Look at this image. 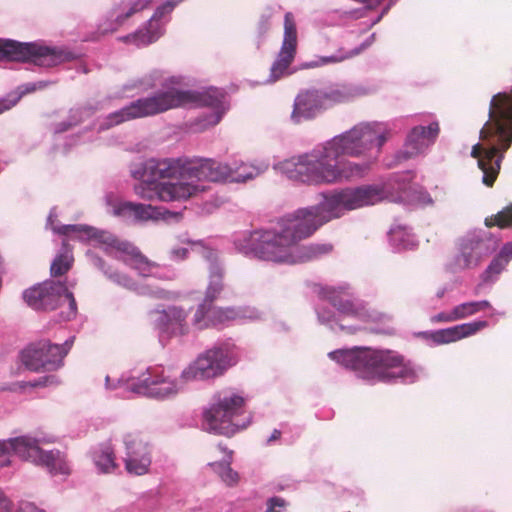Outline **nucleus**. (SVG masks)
Masks as SVG:
<instances>
[{
	"mask_svg": "<svg viewBox=\"0 0 512 512\" xmlns=\"http://www.w3.org/2000/svg\"><path fill=\"white\" fill-rule=\"evenodd\" d=\"M387 197L385 185L371 184L335 190L310 208L300 209L283 218L279 229L255 230L236 242L239 251L249 257L274 263L295 264L317 258L332 250L330 244H313L302 248L297 243L311 236L331 219L347 211L375 205Z\"/></svg>",
	"mask_w": 512,
	"mask_h": 512,
	"instance_id": "1",
	"label": "nucleus"
},
{
	"mask_svg": "<svg viewBox=\"0 0 512 512\" xmlns=\"http://www.w3.org/2000/svg\"><path fill=\"white\" fill-rule=\"evenodd\" d=\"M483 144L472 147L471 156L478 160L482 182L492 187L499 175L506 151L512 144V91L495 94L489 107V120L480 131Z\"/></svg>",
	"mask_w": 512,
	"mask_h": 512,
	"instance_id": "2",
	"label": "nucleus"
},
{
	"mask_svg": "<svg viewBox=\"0 0 512 512\" xmlns=\"http://www.w3.org/2000/svg\"><path fill=\"white\" fill-rule=\"evenodd\" d=\"M237 317V312L233 308H220L213 305L207 306V303H201L197 308L193 324L199 329H206L211 326H217L231 321Z\"/></svg>",
	"mask_w": 512,
	"mask_h": 512,
	"instance_id": "22",
	"label": "nucleus"
},
{
	"mask_svg": "<svg viewBox=\"0 0 512 512\" xmlns=\"http://www.w3.org/2000/svg\"><path fill=\"white\" fill-rule=\"evenodd\" d=\"M126 457L125 469L131 475L142 476L148 473L151 455L148 443L137 433H128L124 437Z\"/></svg>",
	"mask_w": 512,
	"mask_h": 512,
	"instance_id": "17",
	"label": "nucleus"
},
{
	"mask_svg": "<svg viewBox=\"0 0 512 512\" xmlns=\"http://www.w3.org/2000/svg\"><path fill=\"white\" fill-rule=\"evenodd\" d=\"M66 347L68 346V341L65 342Z\"/></svg>",
	"mask_w": 512,
	"mask_h": 512,
	"instance_id": "56",
	"label": "nucleus"
},
{
	"mask_svg": "<svg viewBox=\"0 0 512 512\" xmlns=\"http://www.w3.org/2000/svg\"><path fill=\"white\" fill-rule=\"evenodd\" d=\"M56 217H57V215L53 211H51L49 214V217H48V223L51 226V229L53 230L54 233L59 234V235H64V226H62L60 224L59 225L55 224Z\"/></svg>",
	"mask_w": 512,
	"mask_h": 512,
	"instance_id": "47",
	"label": "nucleus"
},
{
	"mask_svg": "<svg viewBox=\"0 0 512 512\" xmlns=\"http://www.w3.org/2000/svg\"><path fill=\"white\" fill-rule=\"evenodd\" d=\"M93 460L103 473H111L117 468L115 452L109 442L101 444L99 449L93 453Z\"/></svg>",
	"mask_w": 512,
	"mask_h": 512,
	"instance_id": "30",
	"label": "nucleus"
},
{
	"mask_svg": "<svg viewBox=\"0 0 512 512\" xmlns=\"http://www.w3.org/2000/svg\"><path fill=\"white\" fill-rule=\"evenodd\" d=\"M50 273L54 278L64 274V254L60 253L56 256L51 264Z\"/></svg>",
	"mask_w": 512,
	"mask_h": 512,
	"instance_id": "44",
	"label": "nucleus"
},
{
	"mask_svg": "<svg viewBox=\"0 0 512 512\" xmlns=\"http://www.w3.org/2000/svg\"><path fill=\"white\" fill-rule=\"evenodd\" d=\"M220 121V115H217L216 119L213 121V124H217Z\"/></svg>",
	"mask_w": 512,
	"mask_h": 512,
	"instance_id": "53",
	"label": "nucleus"
},
{
	"mask_svg": "<svg viewBox=\"0 0 512 512\" xmlns=\"http://www.w3.org/2000/svg\"><path fill=\"white\" fill-rule=\"evenodd\" d=\"M141 180L134 186V193L141 199L163 202L187 200L198 193L203 192L204 187L194 185L191 182H158L147 178H136Z\"/></svg>",
	"mask_w": 512,
	"mask_h": 512,
	"instance_id": "9",
	"label": "nucleus"
},
{
	"mask_svg": "<svg viewBox=\"0 0 512 512\" xmlns=\"http://www.w3.org/2000/svg\"><path fill=\"white\" fill-rule=\"evenodd\" d=\"M60 383H61V380L59 378H57L54 375H48V376H43V377L39 378V380L31 383L30 385L32 387H37V386L59 385Z\"/></svg>",
	"mask_w": 512,
	"mask_h": 512,
	"instance_id": "45",
	"label": "nucleus"
},
{
	"mask_svg": "<svg viewBox=\"0 0 512 512\" xmlns=\"http://www.w3.org/2000/svg\"><path fill=\"white\" fill-rule=\"evenodd\" d=\"M192 167L195 168L191 175V181L198 185L199 181L219 182L231 178V164L217 162L213 159H191ZM200 187H206L199 184Z\"/></svg>",
	"mask_w": 512,
	"mask_h": 512,
	"instance_id": "19",
	"label": "nucleus"
},
{
	"mask_svg": "<svg viewBox=\"0 0 512 512\" xmlns=\"http://www.w3.org/2000/svg\"><path fill=\"white\" fill-rule=\"evenodd\" d=\"M440 127L438 122H432L428 126H416L406 139V156L414 157L423 153L428 147L433 145L439 135Z\"/></svg>",
	"mask_w": 512,
	"mask_h": 512,
	"instance_id": "20",
	"label": "nucleus"
},
{
	"mask_svg": "<svg viewBox=\"0 0 512 512\" xmlns=\"http://www.w3.org/2000/svg\"><path fill=\"white\" fill-rule=\"evenodd\" d=\"M56 51L36 42H18L0 39V60L31 62L38 66L51 67L58 62Z\"/></svg>",
	"mask_w": 512,
	"mask_h": 512,
	"instance_id": "11",
	"label": "nucleus"
},
{
	"mask_svg": "<svg viewBox=\"0 0 512 512\" xmlns=\"http://www.w3.org/2000/svg\"><path fill=\"white\" fill-rule=\"evenodd\" d=\"M488 326L487 321H473L429 333L428 338L437 345L457 342L470 337Z\"/></svg>",
	"mask_w": 512,
	"mask_h": 512,
	"instance_id": "21",
	"label": "nucleus"
},
{
	"mask_svg": "<svg viewBox=\"0 0 512 512\" xmlns=\"http://www.w3.org/2000/svg\"><path fill=\"white\" fill-rule=\"evenodd\" d=\"M36 89H37V86L35 83H28V84L18 87L16 91H12V92L14 93V95H19L20 99H21L24 95L32 93V92L36 91Z\"/></svg>",
	"mask_w": 512,
	"mask_h": 512,
	"instance_id": "46",
	"label": "nucleus"
},
{
	"mask_svg": "<svg viewBox=\"0 0 512 512\" xmlns=\"http://www.w3.org/2000/svg\"><path fill=\"white\" fill-rule=\"evenodd\" d=\"M108 383H109V377L107 376V377H106V385H107V386L109 385Z\"/></svg>",
	"mask_w": 512,
	"mask_h": 512,
	"instance_id": "55",
	"label": "nucleus"
},
{
	"mask_svg": "<svg viewBox=\"0 0 512 512\" xmlns=\"http://www.w3.org/2000/svg\"><path fill=\"white\" fill-rule=\"evenodd\" d=\"M187 314L186 312L178 307H169L161 315V322H163L167 329H171L172 332H184L185 321Z\"/></svg>",
	"mask_w": 512,
	"mask_h": 512,
	"instance_id": "33",
	"label": "nucleus"
},
{
	"mask_svg": "<svg viewBox=\"0 0 512 512\" xmlns=\"http://www.w3.org/2000/svg\"><path fill=\"white\" fill-rule=\"evenodd\" d=\"M171 254L176 260H183L187 257L188 249L184 247L175 248L171 251Z\"/></svg>",
	"mask_w": 512,
	"mask_h": 512,
	"instance_id": "49",
	"label": "nucleus"
},
{
	"mask_svg": "<svg viewBox=\"0 0 512 512\" xmlns=\"http://www.w3.org/2000/svg\"><path fill=\"white\" fill-rule=\"evenodd\" d=\"M351 97L352 93L350 89L343 85H336L325 91L320 90V98L322 100L324 109H327L335 104L344 103Z\"/></svg>",
	"mask_w": 512,
	"mask_h": 512,
	"instance_id": "32",
	"label": "nucleus"
},
{
	"mask_svg": "<svg viewBox=\"0 0 512 512\" xmlns=\"http://www.w3.org/2000/svg\"><path fill=\"white\" fill-rule=\"evenodd\" d=\"M112 213L119 217L133 216L137 221L158 220L164 218L165 213L160 208L142 203H134L130 201H119L111 204Z\"/></svg>",
	"mask_w": 512,
	"mask_h": 512,
	"instance_id": "25",
	"label": "nucleus"
},
{
	"mask_svg": "<svg viewBox=\"0 0 512 512\" xmlns=\"http://www.w3.org/2000/svg\"><path fill=\"white\" fill-rule=\"evenodd\" d=\"M512 260V243L504 244L497 256L493 258L486 270L482 273L483 282L493 281Z\"/></svg>",
	"mask_w": 512,
	"mask_h": 512,
	"instance_id": "27",
	"label": "nucleus"
},
{
	"mask_svg": "<svg viewBox=\"0 0 512 512\" xmlns=\"http://www.w3.org/2000/svg\"><path fill=\"white\" fill-rule=\"evenodd\" d=\"M323 109L320 90H305L295 98L291 119L299 123L302 119L315 117Z\"/></svg>",
	"mask_w": 512,
	"mask_h": 512,
	"instance_id": "24",
	"label": "nucleus"
},
{
	"mask_svg": "<svg viewBox=\"0 0 512 512\" xmlns=\"http://www.w3.org/2000/svg\"><path fill=\"white\" fill-rule=\"evenodd\" d=\"M66 301H68V304H69V309H70L69 314H72L74 316L77 312L76 301H75L73 294L70 293L67 289H66Z\"/></svg>",
	"mask_w": 512,
	"mask_h": 512,
	"instance_id": "48",
	"label": "nucleus"
},
{
	"mask_svg": "<svg viewBox=\"0 0 512 512\" xmlns=\"http://www.w3.org/2000/svg\"><path fill=\"white\" fill-rule=\"evenodd\" d=\"M78 231L75 225H66V235L70 232ZM79 231H83L85 235L90 238L98 241L99 243L106 244L112 247H124L125 244H118L117 239L110 233L106 231H101L94 229L92 227H81Z\"/></svg>",
	"mask_w": 512,
	"mask_h": 512,
	"instance_id": "34",
	"label": "nucleus"
},
{
	"mask_svg": "<svg viewBox=\"0 0 512 512\" xmlns=\"http://www.w3.org/2000/svg\"><path fill=\"white\" fill-rule=\"evenodd\" d=\"M244 405L245 399L232 390L217 393L210 408L203 413L204 428L217 435L233 436L245 428L244 424L235 420L242 413Z\"/></svg>",
	"mask_w": 512,
	"mask_h": 512,
	"instance_id": "6",
	"label": "nucleus"
},
{
	"mask_svg": "<svg viewBox=\"0 0 512 512\" xmlns=\"http://www.w3.org/2000/svg\"><path fill=\"white\" fill-rule=\"evenodd\" d=\"M182 0H167L165 3L160 5L153 16L149 20L147 26L144 29L137 31L136 33L129 35L127 39L134 42L137 45H148L157 41L163 34V26L160 24V20L167 14H170L174 8L180 4Z\"/></svg>",
	"mask_w": 512,
	"mask_h": 512,
	"instance_id": "18",
	"label": "nucleus"
},
{
	"mask_svg": "<svg viewBox=\"0 0 512 512\" xmlns=\"http://www.w3.org/2000/svg\"><path fill=\"white\" fill-rule=\"evenodd\" d=\"M329 357L371 382L414 383L418 378L414 364L391 349L336 350L330 352Z\"/></svg>",
	"mask_w": 512,
	"mask_h": 512,
	"instance_id": "3",
	"label": "nucleus"
},
{
	"mask_svg": "<svg viewBox=\"0 0 512 512\" xmlns=\"http://www.w3.org/2000/svg\"><path fill=\"white\" fill-rule=\"evenodd\" d=\"M223 99L224 93L217 88H209L203 92L170 88L131 102L122 109L111 113L108 120L111 124L118 125L185 106H206L218 109L222 105Z\"/></svg>",
	"mask_w": 512,
	"mask_h": 512,
	"instance_id": "4",
	"label": "nucleus"
},
{
	"mask_svg": "<svg viewBox=\"0 0 512 512\" xmlns=\"http://www.w3.org/2000/svg\"><path fill=\"white\" fill-rule=\"evenodd\" d=\"M280 437H281V431H280V430L275 429V430L272 432L271 436L269 437L268 442L276 441V440H278Z\"/></svg>",
	"mask_w": 512,
	"mask_h": 512,
	"instance_id": "51",
	"label": "nucleus"
},
{
	"mask_svg": "<svg viewBox=\"0 0 512 512\" xmlns=\"http://www.w3.org/2000/svg\"><path fill=\"white\" fill-rule=\"evenodd\" d=\"M386 141L378 125L359 124L351 130L334 137L322 148L314 149L321 155L357 157L376 145L380 148Z\"/></svg>",
	"mask_w": 512,
	"mask_h": 512,
	"instance_id": "7",
	"label": "nucleus"
},
{
	"mask_svg": "<svg viewBox=\"0 0 512 512\" xmlns=\"http://www.w3.org/2000/svg\"><path fill=\"white\" fill-rule=\"evenodd\" d=\"M63 357V346L49 340L30 343L20 353L22 364L33 372L56 370L61 366Z\"/></svg>",
	"mask_w": 512,
	"mask_h": 512,
	"instance_id": "12",
	"label": "nucleus"
},
{
	"mask_svg": "<svg viewBox=\"0 0 512 512\" xmlns=\"http://www.w3.org/2000/svg\"><path fill=\"white\" fill-rule=\"evenodd\" d=\"M232 171H231V181H235V182H245L249 179H252L254 178L257 174H258V171L257 169L253 166V165H250V164H246V163H238L236 161H234L232 164Z\"/></svg>",
	"mask_w": 512,
	"mask_h": 512,
	"instance_id": "37",
	"label": "nucleus"
},
{
	"mask_svg": "<svg viewBox=\"0 0 512 512\" xmlns=\"http://www.w3.org/2000/svg\"><path fill=\"white\" fill-rule=\"evenodd\" d=\"M16 512H44L32 503L22 504Z\"/></svg>",
	"mask_w": 512,
	"mask_h": 512,
	"instance_id": "50",
	"label": "nucleus"
},
{
	"mask_svg": "<svg viewBox=\"0 0 512 512\" xmlns=\"http://www.w3.org/2000/svg\"><path fill=\"white\" fill-rule=\"evenodd\" d=\"M119 250H123L126 253L125 263L131 268L137 270L140 275H150L153 268L156 267L155 263L149 261L137 248L124 245V247L118 246Z\"/></svg>",
	"mask_w": 512,
	"mask_h": 512,
	"instance_id": "28",
	"label": "nucleus"
},
{
	"mask_svg": "<svg viewBox=\"0 0 512 512\" xmlns=\"http://www.w3.org/2000/svg\"><path fill=\"white\" fill-rule=\"evenodd\" d=\"M19 101V95H14L13 92L7 94L6 97L0 99V114L13 108Z\"/></svg>",
	"mask_w": 512,
	"mask_h": 512,
	"instance_id": "42",
	"label": "nucleus"
},
{
	"mask_svg": "<svg viewBox=\"0 0 512 512\" xmlns=\"http://www.w3.org/2000/svg\"><path fill=\"white\" fill-rule=\"evenodd\" d=\"M360 51H361V49H355L353 51L339 50L337 52V54H335V55L320 57L316 61L309 62V63L305 64V67L306 68H316V67L327 65V64L340 63L342 61L350 59L353 56L359 54Z\"/></svg>",
	"mask_w": 512,
	"mask_h": 512,
	"instance_id": "36",
	"label": "nucleus"
},
{
	"mask_svg": "<svg viewBox=\"0 0 512 512\" xmlns=\"http://www.w3.org/2000/svg\"><path fill=\"white\" fill-rule=\"evenodd\" d=\"M128 387L135 393L155 398H166L178 391V386L161 368H150Z\"/></svg>",
	"mask_w": 512,
	"mask_h": 512,
	"instance_id": "15",
	"label": "nucleus"
},
{
	"mask_svg": "<svg viewBox=\"0 0 512 512\" xmlns=\"http://www.w3.org/2000/svg\"><path fill=\"white\" fill-rule=\"evenodd\" d=\"M151 3V0H131L127 4V10L123 13V15L118 16L119 21H124L134 15L135 13H138L145 8L149 7Z\"/></svg>",
	"mask_w": 512,
	"mask_h": 512,
	"instance_id": "40",
	"label": "nucleus"
},
{
	"mask_svg": "<svg viewBox=\"0 0 512 512\" xmlns=\"http://www.w3.org/2000/svg\"><path fill=\"white\" fill-rule=\"evenodd\" d=\"M288 502L278 496L271 497L266 502V510L264 512H285Z\"/></svg>",
	"mask_w": 512,
	"mask_h": 512,
	"instance_id": "41",
	"label": "nucleus"
},
{
	"mask_svg": "<svg viewBox=\"0 0 512 512\" xmlns=\"http://www.w3.org/2000/svg\"><path fill=\"white\" fill-rule=\"evenodd\" d=\"M342 156L311 152L280 163L279 168L289 179L306 184H333L362 177L369 163L358 164L341 160Z\"/></svg>",
	"mask_w": 512,
	"mask_h": 512,
	"instance_id": "5",
	"label": "nucleus"
},
{
	"mask_svg": "<svg viewBox=\"0 0 512 512\" xmlns=\"http://www.w3.org/2000/svg\"><path fill=\"white\" fill-rule=\"evenodd\" d=\"M76 58H77V56H76L75 54H73V53H71V52H67V51H66V56H65L66 64H67L68 62H71L72 60H74V59H76ZM70 68H71V67H69V66H67V65H66V69H70Z\"/></svg>",
	"mask_w": 512,
	"mask_h": 512,
	"instance_id": "52",
	"label": "nucleus"
},
{
	"mask_svg": "<svg viewBox=\"0 0 512 512\" xmlns=\"http://www.w3.org/2000/svg\"><path fill=\"white\" fill-rule=\"evenodd\" d=\"M64 282L50 279L23 291L24 302L35 311H54L62 304Z\"/></svg>",
	"mask_w": 512,
	"mask_h": 512,
	"instance_id": "14",
	"label": "nucleus"
},
{
	"mask_svg": "<svg viewBox=\"0 0 512 512\" xmlns=\"http://www.w3.org/2000/svg\"><path fill=\"white\" fill-rule=\"evenodd\" d=\"M298 45L297 28L291 12L284 15V35L281 49L270 69V81L279 80L294 61Z\"/></svg>",
	"mask_w": 512,
	"mask_h": 512,
	"instance_id": "16",
	"label": "nucleus"
},
{
	"mask_svg": "<svg viewBox=\"0 0 512 512\" xmlns=\"http://www.w3.org/2000/svg\"><path fill=\"white\" fill-rule=\"evenodd\" d=\"M485 225L487 227L497 226L501 229L512 226V203L495 216L486 218Z\"/></svg>",
	"mask_w": 512,
	"mask_h": 512,
	"instance_id": "38",
	"label": "nucleus"
},
{
	"mask_svg": "<svg viewBox=\"0 0 512 512\" xmlns=\"http://www.w3.org/2000/svg\"><path fill=\"white\" fill-rule=\"evenodd\" d=\"M210 457L215 459L208 463L214 472H216L223 482L232 486L238 483L239 475L231 468L233 451L219 443L210 450Z\"/></svg>",
	"mask_w": 512,
	"mask_h": 512,
	"instance_id": "26",
	"label": "nucleus"
},
{
	"mask_svg": "<svg viewBox=\"0 0 512 512\" xmlns=\"http://www.w3.org/2000/svg\"><path fill=\"white\" fill-rule=\"evenodd\" d=\"M13 452L18 457L45 467L51 474L61 472L62 461L59 450H44L39 441L28 436H20L0 441V456Z\"/></svg>",
	"mask_w": 512,
	"mask_h": 512,
	"instance_id": "8",
	"label": "nucleus"
},
{
	"mask_svg": "<svg viewBox=\"0 0 512 512\" xmlns=\"http://www.w3.org/2000/svg\"><path fill=\"white\" fill-rule=\"evenodd\" d=\"M222 276L221 274L213 276V279L210 282V285L207 288L206 296L203 303H207V306L213 305V301L217 299L223 290L222 284Z\"/></svg>",
	"mask_w": 512,
	"mask_h": 512,
	"instance_id": "39",
	"label": "nucleus"
},
{
	"mask_svg": "<svg viewBox=\"0 0 512 512\" xmlns=\"http://www.w3.org/2000/svg\"><path fill=\"white\" fill-rule=\"evenodd\" d=\"M229 360L226 349L213 347L191 363L181 374L185 381L205 380L220 376L228 368Z\"/></svg>",
	"mask_w": 512,
	"mask_h": 512,
	"instance_id": "13",
	"label": "nucleus"
},
{
	"mask_svg": "<svg viewBox=\"0 0 512 512\" xmlns=\"http://www.w3.org/2000/svg\"><path fill=\"white\" fill-rule=\"evenodd\" d=\"M195 168L189 158H151L141 166L133 169V178H147L149 180L177 179V182H191V175Z\"/></svg>",
	"mask_w": 512,
	"mask_h": 512,
	"instance_id": "10",
	"label": "nucleus"
},
{
	"mask_svg": "<svg viewBox=\"0 0 512 512\" xmlns=\"http://www.w3.org/2000/svg\"><path fill=\"white\" fill-rule=\"evenodd\" d=\"M332 305L342 314L354 316L361 319L369 317L365 306L355 300L347 297L334 295L330 298Z\"/></svg>",
	"mask_w": 512,
	"mask_h": 512,
	"instance_id": "29",
	"label": "nucleus"
},
{
	"mask_svg": "<svg viewBox=\"0 0 512 512\" xmlns=\"http://www.w3.org/2000/svg\"><path fill=\"white\" fill-rule=\"evenodd\" d=\"M390 240L399 249H414L418 242L412 230L405 226H395L390 231Z\"/></svg>",
	"mask_w": 512,
	"mask_h": 512,
	"instance_id": "31",
	"label": "nucleus"
},
{
	"mask_svg": "<svg viewBox=\"0 0 512 512\" xmlns=\"http://www.w3.org/2000/svg\"><path fill=\"white\" fill-rule=\"evenodd\" d=\"M457 320L458 317L455 308H453L450 312H440L431 317L432 323H449Z\"/></svg>",
	"mask_w": 512,
	"mask_h": 512,
	"instance_id": "43",
	"label": "nucleus"
},
{
	"mask_svg": "<svg viewBox=\"0 0 512 512\" xmlns=\"http://www.w3.org/2000/svg\"><path fill=\"white\" fill-rule=\"evenodd\" d=\"M489 253L490 248L486 241L482 239L468 240L463 244L461 253L455 257L454 263H451L450 267L453 270L476 267Z\"/></svg>",
	"mask_w": 512,
	"mask_h": 512,
	"instance_id": "23",
	"label": "nucleus"
},
{
	"mask_svg": "<svg viewBox=\"0 0 512 512\" xmlns=\"http://www.w3.org/2000/svg\"><path fill=\"white\" fill-rule=\"evenodd\" d=\"M491 307V304L487 300L482 301H471L465 302L455 306V311L458 317V320L465 319L476 313L488 309Z\"/></svg>",
	"mask_w": 512,
	"mask_h": 512,
	"instance_id": "35",
	"label": "nucleus"
},
{
	"mask_svg": "<svg viewBox=\"0 0 512 512\" xmlns=\"http://www.w3.org/2000/svg\"><path fill=\"white\" fill-rule=\"evenodd\" d=\"M65 269H66V271L69 269V264H68V262H67V261H66Z\"/></svg>",
	"mask_w": 512,
	"mask_h": 512,
	"instance_id": "54",
	"label": "nucleus"
}]
</instances>
